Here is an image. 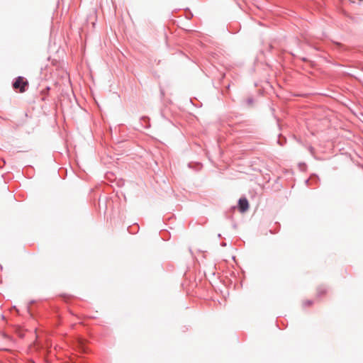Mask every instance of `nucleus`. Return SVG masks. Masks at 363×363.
<instances>
[{
	"label": "nucleus",
	"mask_w": 363,
	"mask_h": 363,
	"mask_svg": "<svg viewBox=\"0 0 363 363\" xmlns=\"http://www.w3.org/2000/svg\"><path fill=\"white\" fill-rule=\"evenodd\" d=\"M313 304V301L311 300H307L306 301H304L303 303V306L305 308V307H308V306H310Z\"/></svg>",
	"instance_id": "obj_7"
},
{
	"label": "nucleus",
	"mask_w": 363,
	"mask_h": 363,
	"mask_svg": "<svg viewBox=\"0 0 363 363\" xmlns=\"http://www.w3.org/2000/svg\"><path fill=\"white\" fill-rule=\"evenodd\" d=\"M320 179L318 176L315 174H312L311 177L306 180V184H309V182L317 184L319 182Z\"/></svg>",
	"instance_id": "obj_4"
},
{
	"label": "nucleus",
	"mask_w": 363,
	"mask_h": 363,
	"mask_svg": "<svg viewBox=\"0 0 363 363\" xmlns=\"http://www.w3.org/2000/svg\"><path fill=\"white\" fill-rule=\"evenodd\" d=\"M34 303H35V301H30V302L29 303V305L33 304Z\"/></svg>",
	"instance_id": "obj_15"
},
{
	"label": "nucleus",
	"mask_w": 363,
	"mask_h": 363,
	"mask_svg": "<svg viewBox=\"0 0 363 363\" xmlns=\"http://www.w3.org/2000/svg\"><path fill=\"white\" fill-rule=\"evenodd\" d=\"M28 311L32 315V312H31V309H30V306H28Z\"/></svg>",
	"instance_id": "obj_12"
},
{
	"label": "nucleus",
	"mask_w": 363,
	"mask_h": 363,
	"mask_svg": "<svg viewBox=\"0 0 363 363\" xmlns=\"http://www.w3.org/2000/svg\"><path fill=\"white\" fill-rule=\"evenodd\" d=\"M221 245H222V246H225V245H226V243L223 242V243H221Z\"/></svg>",
	"instance_id": "obj_16"
},
{
	"label": "nucleus",
	"mask_w": 363,
	"mask_h": 363,
	"mask_svg": "<svg viewBox=\"0 0 363 363\" xmlns=\"http://www.w3.org/2000/svg\"><path fill=\"white\" fill-rule=\"evenodd\" d=\"M302 60H303V61H304V62H306L307 60H306V58L303 57V58L302 59Z\"/></svg>",
	"instance_id": "obj_18"
},
{
	"label": "nucleus",
	"mask_w": 363,
	"mask_h": 363,
	"mask_svg": "<svg viewBox=\"0 0 363 363\" xmlns=\"http://www.w3.org/2000/svg\"><path fill=\"white\" fill-rule=\"evenodd\" d=\"M286 137L283 136L281 134H279L278 136L277 143L279 145L283 146L286 144Z\"/></svg>",
	"instance_id": "obj_6"
},
{
	"label": "nucleus",
	"mask_w": 363,
	"mask_h": 363,
	"mask_svg": "<svg viewBox=\"0 0 363 363\" xmlns=\"http://www.w3.org/2000/svg\"><path fill=\"white\" fill-rule=\"evenodd\" d=\"M254 102V99L252 97H249L247 100H246V103L248 106H251Z\"/></svg>",
	"instance_id": "obj_8"
},
{
	"label": "nucleus",
	"mask_w": 363,
	"mask_h": 363,
	"mask_svg": "<svg viewBox=\"0 0 363 363\" xmlns=\"http://www.w3.org/2000/svg\"><path fill=\"white\" fill-rule=\"evenodd\" d=\"M29 84L26 79L19 76L15 78L12 82V87L20 93L25 92L28 88Z\"/></svg>",
	"instance_id": "obj_1"
},
{
	"label": "nucleus",
	"mask_w": 363,
	"mask_h": 363,
	"mask_svg": "<svg viewBox=\"0 0 363 363\" xmlns=\"http://www.w3.org/2000/svg\"><path fill=\"white\" fill-rule=\"evenodd\" d=\"M49 90H50V87H48H48L46 88V91L48 92Z\"/></svg>",
	"instance_id": "obj_17"
},
{
	"label": "nucleus",
	"mask_w": 363,
	"mask_h": 363,
	"mask_svg": "<svg viewBox=\"0 0 363 363\" xmlns=\"http://www.w3.org/2000/svg\"><path fill=\"white\" fill-rule=\"evenodd\" d=\"M160 94H161L162 96H164V92L163 89H160Z\"/></svg>",
	"instance_id": "obj_11"
},
{
	"label": "nucleus",
	"mask_w": 363,
	"mask_h": 363,
	"mask_svg": "<svg viewBox=\"0 0 363 363\" xmlns=\"http://www.w3.org/2000/svg\"><path fill=\"white\" fill-rule=\"evenodd\" d=\"M274 48L273 45L272 44H269L268 45V49H269V51H271L272 50V49Z\"/></svg>",
	"instance_id": "obj_9"
},
{
	"label": "nucleus",
	"mask_w": 363,
	"mask_h": 363,
	"mask_svg": "<svg viewBox=\"0 0 363 363\" xmlns=\"http://www.w3.org/2000/svg\"><path fill=\"white\" fill-rule=\"evenodd\" d=\"M327 292V289L324 286H319L317 288V296L320 298L324 296Z\"/></svg>",
	"instance_id": "obj_5"
},
{
	"label": "nucleus",
	"mask_w": 363,
	"mask_h": 363,
	"mask_svg": "<svg viewBox=\"0 0 363 363\" xmlns=\"http://www.w3.org/2000/svg\"><path fill=\"white\" fill-rule=\"evenodd\" d=\"M140 120L142 127L146 129L150 128V118L147 116H142Z\"/></svg>",
	"instance_id": "obj_3"
},
{
	"label": "nucleus",
	"mask_w": 363,
	"mask_h": 363,
	"mask_svg": "<svg viewBox=\"0 0 363 363\" xmlns=\"http://www.w3.org/2000/svg\"><path fill=\"white\" fill-rule=\"evenodd\" d=\"M1 319H2V320H5V319H6V318H5L4 315H1Z\"/></svg>",
	"instance_id": "obj_14"
},
{
	"label": "nucleus",
	"mask_w": 363,
	"mask_h": 363,
	"mask_svg": "<svg viewBox=\"0 0 363 363\" xmlns=\"http://www.w3.org/2000/svg\"><path fill=\"white\" fill-rule=\"evenodd\" d=\"M238 208L241 213H245L249 208V202L245 197H241L238 202Z\"/></svg>",
	"instance_id": "obj_2"
},
{
	"label": "nucleus",
	"mask_w": 363,
	"mask_h": 363,
	"mask_svg": "<svg viewBox=\"0 0 363 363\" xmlns=\"http://www.w3.org/2000/svg\"><path fill=\"white\" fill-rule=\"evenodd\" d=\"M133 228H135V230H136V231H138V229H139V226H138V224H135Z\"/></svg>",
	"instance_id": "obj_10"
},
{
	"label": "nucleus",
	"mask_w": 363,
	"mask_h": 363,
	"mask_svg": "<svg viewBox=\"0 0 363 363\" xmlns=\"http://www.w3.org/2000/svg\"><path fill=\"white\" fill-rule=\"evenodd\" d=\"M131 227H128V230L129 231L130 233H134L131 230H130Z\"/></svg>",
	"instance_id": "obj_13"
}]
</instances>
